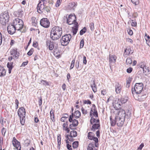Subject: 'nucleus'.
Wrapping results in <instances>:
<instances>
[{"mask_svg": "<svg viewBox=\"0 0 150 150\" xmlns=\"http://www.w3.org/2000/svg\"><path fill=\"white\" fill-rule=\"evenodd\" d=\"M77 136V133L76 131L72 130L70 132V134H67L66 137H70L71 138L75 137Z\"/></svg>", "mask_w": 150, "mask_h": 150, "instance_id": "nucleus-20", "label": "nucleus"}, {"mask_svg": "<svg viewBox=\"0 0 150 150\" xmlns=\"http://www.w3.org/2000/svg\"><path fill=\"white\" fill-rule=\"evenodd\" d=\"M144 87V85L142 83H136L133 88L132 89V93L134 97L135 95H137L140 93Z\"/></svg>", "mask_w": 150, "mask_h": 150, "instance_id": "nucleus-2", "label": "nucleus"}, {"mask_svg": "<svg viewBox=\"0 0 150 150\" xmlns=\"http://www.w3.org/2000/svg\"><path fill=\"white\" fill-rule=\"evenodd\" d=\"M146 97L147 96H146V94H144L140 96H138V97H135L134 96V97L136 100L141 101L144 100Z\"/></svg>", "mask_w": 150, "mask_h": 150, "instance_id": "nucleus-21", "label": "nucleus"}, {"mask_svg": "<svg viewBox=\"0 0 150 150\" xmlns=\"http://www.w3.org/2000/svg\"><path fill=\"white\" fill-rule=\"evenodd\" d=\"M66 18H67V23L69 25H71L73 24L74 22H76V20H73L72 18L71 17V16H69L68 18H67V16H66Z\"/></svg>", "mask_w": 150, "mask_h": 150, "instance_id": "nucleus-23", "label": "nucleus"}, {"mask_svg": "<svg viewBox=\"0 0 150 150\" xmlns=\"http://www.w3.org/2000/svg\"><path fill=\"white\" fill-rule=\"evenodd\" d=\"M96 119L94 118L93 116L91 117V118L90 120V122L91 124L92 125L93 123L96 122Z\"/></svg>", "mask_w": 150, "mask_h": 150, "instance_id": "nucleus-47", "label": "nucleus"}, {"mask_svg": "<svg viewBox=\"0 0 150 150\" xmlns=\"http://www.w3.org/2000/svg\"><path fill=\"white\" fill-rule=\"evenodd\" d=\"M39 100L38 101V104L40 106L42 104V98L41 97L39 98Z\"/></svg>", "mask_w": 150, "mask_h": 150, "instance_id": "nucleus-59", "label": "nucleus"}, {"mask_svg": "<svg viewBox=\"0 0 150 150\" xmlns=\"http://www.w3.org/2000/svg\"><path fill=\"white\" fill-rule=\"evenodd\" d=\"M113 106L115 109V110H117L119 111V109L120 110L122 109L121 108V106L120 102L119 103L118 102L117 103H115V104L113 105Z\"/></svg>", "mask_w": 150, "mask_h": 150, "instance_id": "nucleus-29", "label": "nucleus"}, {"mask_svg": "<svg viewBox=\"0 0 150 150\" xmlns=\"http://www.w3.org/2000/svg\"><path fill=\"white\" fill-rule=\"evenodd\" d=\"M62 0H57L56 4L55 6L56 7H59L60 4L61 2H62Z\"/></svg>", "mask_w": 150, "mask_h": 150, "instance_id": "nucleus-54", "label": "nucleus"}, {"mask_svg": "<svg viewBox=\"0 0 150 150\" xmlns=\"http://www.w3.org/2000/svg\"><path fill=\"white\" fill-rule=\"evenodd\" d=\"M9 20V16L8 12H4L0 16V24L5 25Z\"/></svg>", "mask_w": 150, "mask_h": 150, "instance_id": "nucleus-3", "label": "nucleus"}, {"mask_svg": "<svg viewBox=\"0 0 150 150\" xmlns=\"http://www.w3.org/2000/svg\"><path fill=\"white\" fill-rule=\"evenodd\" d=\"M52 43V42L50 40H47L46 41V45L48 47L49 46H50V45Z\"/></svg>", "mask_w": 150, "mask_h": 150, "instance_id": "nucleus-55", "label": "nucleus"}, {"mask_svg": "<svg viewBox=\"0 0 150 150\" xmlns=\"http://www.w3.org/2000/svg\"><path fill=\"white\" fill-rule=\"evenodd\" d=\"M79 145V142L78 141H76L72 143V147L74 149L77 148Z\"/></svg>", "mask_w": 150, "mask_h": 150, "instance_id": "nucleus-35", "label": "nucleus"}, {"mask_svg": "<svg viewBox=\"0 0 150 150\" xmlns=\"http://www.w3.org/2000/svg\"><path fill=\"white\" fill-rule=\"evenodd\" d=\"M86 31V27H84L81 29L79 33V34L81 35H82L84 33H85Z\"/></svg>", "mask_w": 150, "mask_h": 150, "instance_id": "nucleus-40", "label": "nucleus"}, {"mask_svg": "<svg viewBox=\"0 0 150 150\" xmlns=\"http://www.w3.org/2000/svg\"><path fill=\"white\" fill-rule=\"evenodd\" d=\"M18 116H22L25 115L26 111L24 108L21 107L19 108L18 111Z\"/></svg>", "mask_w": 150, "mask_h": 150, "instance_id": "nucleus-17", "label": "nucleus"}, {"mask_svg": "<svg viewBox=\"0 0 150 150\" xmlns=\"http://www.w3.org/2000/svg\"><path fill=\"white\" fill-rule=\"evenodd\" d=\"M33 51V49L31 48L27 53V54L29 56H31L32 54Z\"/></svg>", "mask_w": 150, "mask_h": 150, "instance_id": "nucleus-52", "label": "nucleus"}, {"mask_svg": "<svg viewBox=\"0 0 150 150\" xmlns=\"http://www.w3.org/2000/svg\"><path fill=\"white\" fill-rule=\"evenodd\" d=\"M94 147V144L91 143L89 144L87 147L88 150H93V148Z\"/></svg>", "mask_w": 150, "mask_h": 150, "instance_id": "nucleus-39", "label": "nucleus"}, {"mask_svg": "<svg viewBox=\"0 0 150 150\" xmlns=\"http://www.w3.org/2000/svg\"><path fill=\"white\" fill-rule=\"evenodd\" d=\"M133 4L135 5H137L139 3V0H131Z\"/></svg>", "mask_w": 150, "mask_h": 150, "instance_id": "nucleus-48", "label": "nucleus"}, {"mask_svg": "<svg viewBox=\"0 0 150 150\" xmlns=\"http://www.w3.org/2000/svg\"><path fill=\"white\" fill-rule=\"evenodd\" d=\"M132 71V67H129L128 68L127 70V72L128 73H131Z\"/></svg>", "mask_w": 150, "mask_h": 150, "instance_id": "nucleus-63", "label": "nucleus"}, {"mask_svg": "<svg viewBox=\"0 0 150 150\" xmlns=\"http://www.w3.org/2000/svg\"><path fill=\"white\" fill-rule=\"evenodd\" d=\"M144 146V144L143 143H142L139 146V147L138 148L137 150H141L142 148Z\"/></svg>", "mask_w": 150, "mask_h": 150, "instance_id": "nucleus-64", "label": "nucleus"}, {"mask_svg": "<svg viewBox=\"0 0 150 150\" xmlns=\"http://www.w3.org/2000/svg\"><path fill=\"white\" fill-rule=\"evenodd\" d=\"M131 24V25L133 27H135L137 25V23L135 19L134 20H132V23Z\"/></svg>", "mask_w": 150, "mask_h": 150, "instance_id": "nucleus-49", "label": "nucleus"}, {"mask_svg": "<svg viewBox=\"0 0 150 150\" xmlns=\"http://www.w3.org/2000/svg\"><path fill=\"white\" fill-rule=\"evenodd\" d=\"M74 117L77 119L79 118L81 116V114L80 112L78 110H76L75 112Z\"/></svg>", "mask_w": 150, "mask_h": 150, "instance_id": "nucleus-32", "label": "nucleus"}, {"mask_svg": "<svg viewBox=\"0 0 150 150\" xmlns=\"http://www.w3.org/2000/svg\"><path fill=\"white\" fill-rule=\"evenodd\" d=\"M75 62V59H73L72 61L71 66L70 67V69H71L74 68V66Z\"/></svg>", "mask_w": 150, "mask_h": 150, "instance_id": "nucleus-51", "label": "nucleus"}, {"mask_svg": "<svg viewBox=\"0 0 150 150\" xmlns=\"http://www.w3.org/2000/svg\"><path fill=\"white\" fill-rule=\"evenodd\" d=\"M23 11L21 9H19L17 11H15L13 13V15L18 17L21 18L23 16Z\"/></svg>", "mask_w": 150, "mask_h": 150, "instance_id": "nucleus-15", "label": "nucleus"}, {"mask_svg": "<svg viewBox=\"0 0 150 150\" xmlns=\"http://www.w3.org/2000/svg\"><path fill=\"white\" fill-rule=\"evenodd\" d=\"M84 45V40L83 39L81 40L80 43V48H83Z\"/></svg>", "mask_w": 150, "mask_h": 150, "instance_id": "nucleus-50", "label": "nucleus"}, {"mask_svg": "<svg viewBox=\"0 0 150 150\" xmlns=\"http://www.w3.org/2000/svg\"><path fill=\"white\" fill-rule=\"evenodd\" d=\"M113 114H115L117 116H119L120 117L124 118L125 116V112L123 109H121L119 111L115 110L113 112Z\"/></svg>", "mask_w": 150, "mask_h": 150, "instance_id": "nucleus-8", "label": "nucleus"}, {"mask_svg": "<svg viewBox=\"0 0 150 150\" xmlns=\"http://www.w3.org/2000/svg\"><path fill=\"white\" fill-rule=\"evenodd\" d=\"M113 114H115L117 116H119L120 117L124 118L125 116V112L123 109H121L119 111L115 110L113 112Z\"/></svg>", "mask_w": 150, "mask_h": 150, "instance_id": "nucleus-7", "label": "nucleus"}, {"mask_svg": "<svg viewBox=\"0 0 150 150\" xmlns=\"http://www.w3.org/2000/svg\"><path fill=\"white\" fill-rule=\"evenodd\" d=\"M71 122L72 123L71 124H73L75 127L77 126L79 123L77 120L76 119L72 120V121H71Z\"/></svg>", "mask_w": 150, "mask_h": 150, "instance_id": "nucleus-38", "label": "nucleus"}, {"mask_svg": "<svg viewBox=\"0 0 150 150\" xmlns=\"http://www.w3.org/2000/svg\"><path fill=\"white\" fill-rule=\"evenodd\" d=\"M126 63L127 64L130 65L132 63V60L131 58L129 57L127 58L126 60Z\"/></svg>", "mask_w": 150, "mask_h": 150, "instance_id": "nucleus-37", "label": "nucleus"}, {"mask_svg": "<svg viewBox=\"0 0 150 150\" xmlns=\"http://www.w3.org/2000/svg\"><path fill=\"white\" fill-rule=\"evenodd\" d=\"M93 134V133L92 132H89L88 133V139L90 140H92V138L94 137L91 135V134Z\"/></svg>", "mask_w": 150, "mask_h": 150, "instance_id": "nucleus-43", "label": "nucleus"}, {"mask_svg": "<svg viewBox=\"0 0 150 150\" xmlns=\"http://www.w3.org/2000/svg\"><path fill=\"white\" fill-rule=\"evenodd\" d=\"M16 28H15L13 24L9 25L7 27V30L8 33L10 35H13L14 34Z\"/></svg>", "mask_w": 150, "mask_h": 150, "instance_id": "nucleus-12", "label": "nucleus"}, {"mask_svg": "<svg viewBox=\"0 0 150 150\" xmlns=\"http://www.w3.org/2000/svg\"><path fill=\"white\" fill-rule=\"evenodd\" d=\"M13 62H8V63L7 67L8 69H13Z\"/></svg>", "mask_w": 150, "mask_h": 150, "instance_id": "nucleus-41", "label": "nucleus"}, {"mask_svg": "<svg viewBox=\"0 0 150 150\" xmlns=\"http://www.w3.org/2000/svg\"><path fill=\"white\" fill-rule=\"evenodd\" d=\"M143 73L146 76L148 75L149 74L150 70L149 67L146 66L143 69Z\"/></svg>", "mask_w": 150, "mask_h": 150, "instance_id": "nucleus-26", "label": "nucleus"}, {"mask_svg": "<svg viewBox=\"0 0 150 150\" xmlns=\"http://www.w3.org/2000/svg\"><path fill=\"white\" fill-rule=\"evenodd\" d=\"M116 58L117 57L115 55H110L109 58V61L110 64L114 63L115 62Z\"/></svg>", "mask_w": 150, "mask_h": 150, "instance_id": "nucleus-24", "label": "nucleus"}, {"mask_svg": "<svg viewBox=\"0 0 150 150\" xmlns=\"http://www.w3.org/2000/svg\"><path fill=\"white\" fill-rule=\"evenodd\" d=\"M31 21L32 25L36 26L37 23L36 18L35 17H32L31 18Z\"/></svg>", "mask_w": 150, "mask_h": 150, "instance_id": "nucleus-31", "label": "nucleus"}, {"mask_svg": "<svg viewBox=\"0 0 150 150\" xmlns=\"http://www.w3.org/2000/svg\"><path fill=\"white\" fill-rule=\"evenodd\" d=\"M62 33V28L58 26L53 27L50 33V37L53 40L59 39L61 37Z\"/></svg>", "mask_w": 150, "mask_h": 150, "instance_id": "nucleus-1", "label": "nucleus"}, {"mask_svg": "<svg viewBox=\"0 0 150 150\" xmlns=\"http://www.w3.org/2000/svg\"><path fill=\"white\" fill-rule=\"evenodd\" d=\"M131 48L130 46H128L125 50L123 54L124 57H126L127 56L131 55L133 53L134 51L133 50H131Z\"/></svg>", "mask_w": 150, "mask_h": 150, "instance_id": "nucleus-13", "label": "nucleus"}, {"mask_svg": "<svg viewBox=\"0 0 150 150\" xmlns=\"http://www.w3.org/2000/svg\"><path fill=\"white\" fill-rule=\"evenodd\" d=\"M54 47V44L53 42H52V43L47 48H49V50H51L53 49Z\"/></svg>", "mask_w": 150, "mask_h": 150, "instance_id": "nucleus-45", "label": "nucleus"}, {"mask_svg": "<svg viewBox=\"0 0 150 150\" xmlns=\"http://www.w3.org/2000/svg\"><path fill=\"white\" fill-rule=\"evenodd\" d=\"M19 117L20 118V121L22 125H24L25 123V115H24L22 116H19Z\"/></svg>", "mask_w": 150, "mask_h": 150, "instance_id": "nucleus-30", "label": "nucleus"}, {"mask_svg": "<svg viewBox=\"0 0 150 150\" xmlns=\"http://www.w3.org/2000/svg\"><path fill=\"white\" fill-rule=\"evenodd\" d=\"M54 111L53 110L52 108L51 109V110L50 112V116L51 120L53 122H55V120L54 118Z\"/></svg>", "mask_w": 150, "mask_h": 150, "instance_id": "nucleus-25", "label": "nucleus"}, {"mask_svg": "<svg viewBox=\"0 0 150 150\" xmlns=\"http://www.w3.org/2000/svg\"><path fill=\"white\" fill-rule=\"evenodd\" d=\"M12 144L13 146L16 147L18 150H21L20 143L16 138L15 137L13 138Z\"/></svg>", "mask_w": 150, "mask_h": 150, "instance_id": "nucleus-10", "label": "nucleus"}, {"mask_svg": "<svg viewBox=\"0 0 150 150\" xmlns=\"http://www.w3.org/2000/svg\"><path fill=\"white\" fill-rule=\"evenodd\" d=\"M91 86L92 88L93 91L95 93L97 91L96 86V85L95 82L94 81H93L91 83Z\"/></svg>", "mask_w": 150, "mask_h": 150, "instance_id": "nucleus-28", "label": "nucleus"}, {"mask_svg": "<svg viewBox=\"0 0 150 150\" xmlns=\"http://www.w3.org/2000/svg\"><path fill=\"white\" fill-rule=\"evenodd\" d=\"M71 38V34H66L62 36L60 39L61 44L62 46H66L69 43Z\"/></svg>", "mask_w": 150, "mask_h": 150, "instance_id": "nucleus-4", "label": "nucleus"}, {"mask_svg": "<svg viewBox=\"0 0 150 150\" xmlns=\"http://www.w3.org/2000/svg\"><path fill=\"white\" fill-rule=\"evenodd\" d=\"M40 82L41 83H42V84H43L45 86L46 85H49L48 82L47 81L45 80H42Z\"/></svg>", "mask_w": 150, "mask_h": 150, "instance_id": "nucleus-53", "label": "nucleus"}, {"mask_svg": "<svg viewBox=\"0 0 150 150\" xmlns=\"http://www.w3.org/2000/svg\"><path fill=\"white\" fill-rule=\"evenodd\" d=\"M40 24L42 27L48 28L50 26V22L47 18H43L40 20Z\"/></svg>", "mask_w": 150, "mask_h": 150, "instance_id": "nucleus-6", "label": "nucleus"}, {"mask_svg": "<svg viewBox=\"0 0 150 150\" xmlns=\"http://www.w3.org/2000/svg\"><path fill=\"white\" fill-rule=\"evenodd\" d=\"M45 11L47 13H48L50 11V10L49 7L48 6H45V8L44 9V11Z\"/></svg>", "mask_w": 150, "mask_h": 150, "instance_id": "nucleus-58", "label": "nucleus"}, {"mask_svg": "<svg viewBox=\"0 0 150 150\" xmlns=\"http://www.w3.org/2000/svg\"><path fill=\"white\" fill-rule=\"evenodd\" d=\"M113 113H112V116L110 117V122L111 125L112 126H114L117 124V119L118 120L119 119V117L116 115H115V116H113Z\"/></svg>", "mask_w": 150, "mask_h": 150, "instance_id": "nucleus-11", "label": "nucleus"}, {"mask_svg": "<svg viewBox=\"0 0 150 150\" xmlns=\"http://www.w3.org/2000/svg\"><path fill=\"white\" fill-rule=\"evenodd\" d=\"M100 127V125L99 124L95 123L93 124L91 130L95 131L96 129H98Z\"/></svg>", "mask_w": 150, "mask_h": 150, "instance_id": "nucleus-27", "label": "nucleus"}, {"mask_svg": "<svg viewBox=\"0 0 150 150\" xmlns=\"http://www.w3.org/2000/svg\"><path fill=\"white\" fill-rule=\"evenodd\" d=\"M83 102L84 104H91V102L89 100H84L83 101Z\"/></svg>", "mask_w": 150, "mask_h": 150, "instance_id": "nucleus-60", "label": "nucleus"}, {"mask_svg": "<svg viewBox=\"0 0 150 150\" xmlns=\"http://www.w3.org/2000/svg\"><path fill=\"white\" fill-rule=\"evenodd\" d=\"M140 67L142 69H143L146 66V65L144 62H142L140 64Z\"/></svg>", "mask_w": 150, "mask_h": 150, "instance_id": "nucleus-57", "label": "nucleus"}, {"mask_svg": "<svg viewBox=\"0 0 150 150\" xmlns=\"http://www.w3.org/2000/svg\"><path fill=\"white\" fill-rule=\"evenodd\" d=\"M89 27L91 31H93L94 29V24L93 23L91 22L89 24Z\"/></svg>", "mask_w": 150, "mask_h": 150, "instance_id": "nucleus-44", "label": "nucleus"}, {"mask_svg": "<svg viewBox=\"0 0 150 150\" xmlns=\"http://www.w3.org/2000/svg\"><path fill=\"white\" fill-rule=\"evenodd\" d=\"M115 92L117 94L120 93L121 92L122 87L121 85L118 82H116L115 84Z\"/></svg>", "mask_w": 150, "mask_h": 150, "instance_id": "nucleus-19", "label": "nucleus"}, {"mask_svg": "<svg viewBox=\"0 0 150 150\" xmlns=\"http://www.w3.org/2000/svg\"><path fill=\"white\" fill-rule=\"evenodd\" d=\"M81 109L82 113L83 114L85 115L87 114V110H85L83 107Z\"/></svg>", "mask_w": 150, "mask_h": 150, "instance_id": "nucleus-62", "label": "nucleus"}, {"mask_svg": "<svg viewBox=\"0 0 150 150\" xmlns=\"http://www.w3.org/2000/svg\"><path fill=\"white\" fill-rule=\"evenodd\" d=\"M11 54L13 55V59H18L20 55L19 52L17 51L16 49H13L11 50L10 52Z\"/></svg>", "mask_w": 150, "mask_h": 150, "instance_id": "nucleus-14", "label": "nucleus"}, {"mask_svg": "<svg viewBox=\"0 0 150 150\" xmlns=\"http://www.w3.org/2000/svg\"><path fill=\"white\" fill-rule=\"evenodd\" d=\"M118 101L121 103L123 104L126 103L127 101V99L124 98H122L120 99H119Z\"/></svg>", "mask_w": 150, "mask_h": 150, "instance_id": "nucleus-34", "label": "nucleus"}, {"mask_svg": "<svg viewBox=\"0 0 150 150\" xmlns=\"http://www.w3.org/2000/svg\"><path fill=\"white\" fill-rule=\"evenodd\" d=\"M54 54L55 56L56 57H60V52L57 51L56 50H54Z\"/></svg>", "mask_w": 150, "mask_h": 150, "instance_id": "nucleus-46", "label": "nucleus"}, {"mask_svg": "<svg viewBox=\"0 0 150 150\" xmlns=\"http://www.w3.org/2000/svg\"><path fill=\"white\" fill-rule=\"evenodd\" d=\"M41 1L40 0L39 1V3L38 4L37 7V11L40 13H41L44 12V9L45 6L44 5L45 4L44 1L43 2V4H41Z\"/></svg>", "mask_w": 150, "mask_h": 150, "instance_id": "nucleus-9", "label": "nucleus"}, {"mask_svg": "<svg viewBox=\"0 0 150 150\" xmlns=\"http://www.w3.org/2000/svg\"><path fill=\"white\" fill-rule=\"evenodd\" d=\"M6 71L4 67L0 66V76L3 77L5 76Z\"/></svg>", "mask_w": 150, "mask_h": 150, "instance_id": "nucleus-22", "label": "nucleus"}, {"mask_svg": "<svg viewBox=\"0 0 150 150\" xmlns=\"http://www.w3.org/2000/svg\"><path fill=\"white\" fill-rule=\"evenodd\" d=\"M77 5V2H72L69 3L68 6V9L73 11H74L75 9L76 8Z\"/></svg>", "mask_w": 150, "mask_h": 150, "instance_id": "nucleus-16", "label": "nucleus"}, {"mask_svg": "<svg viewBox=\"0 0 150 150\" xmlns=\"http://www.w3.org/2000/svg\"><path fill=\"white\" fill-rule=\"evenodd\" d=\"M150 36L146 33L145 35V39L146 40V42L148 45H149V39H150Z\"/></svg>", "mask_w": 150, "mask_h": 150, "instance_id": "nucleus-36", "label": "nucleus"}, {"mask_svg": "<svg viewBox=\"0 0 150 150\" xmlns=\"http://www.w3.org/2000/svg\"><path fill=\"white\" fill-rule=\"evenodd\" d=\"M13 24L14 25L16 30H20L22 29L23 26V21L19 18H17L14 20Z\"/></svg>", "mask_w": 150, "mask_h": 150, "instance_id": "nucleus-5", "label": "nucleus"}, {"mask_svg": "<svg viewBox=\"0 0 150 150\" xmlns=\"http://www.w3.org/2000/svg\"><path fill=\"white\" fill-rule=\"evenodd\" d=\"M125 120L124 118L120 117H119V119H117V125L120 127L122 126L124 124V122Z\"/></svg>", "mask_w": 150, "mask_h": 150, "instance_id": "nucleus-18", "label": "nucleus"}, {"mask_svg": "<svg viewBox=\"0 0 150 150\" xmlns=\"http://www.w3.org/2000/svg\"><path fill=\"white\" fill-rule=\"evenodd\" d=\"M93 110L94 111L93 112V115L96 117H98V114L97 110Z\"/></svg>", "mask_w": 150, "mask_h": 150, "instance_id": "nucleus-56", "label": "nucleus"}, {"mask_svg": "<svg viewBox=\"0 0 150 150\" xmlns=\"http://www.w3.org/2000/svg\"><path fill=\"white\" fill-rule=\"evenodd\" d=\"M78 26L77 25H76L75 27L72 28V32L74 35L76 34L78 31Z\"/></svg>", "mask_w": 150, "mask_h": 150, "instance_id": "nucleus-33", "label": "nucleus"}, {"mask_svg": "<svg viewBox=\"0 0 150 150\" xmlns=\"http://www.w3.org/2000/svg\"><path fill=\"white\" fill-rule=\"evenodd\" d=\"M131 116V113L129 112H128L126 113H125V118L128 119Z\"/></svg>", "mask_w": 150, "mask_h": 150, "instance_id": "nucleus-42", "label": "nucleus"}, {"mask_svg": "<svg viewBox=\"0 0 150 150\" xmlns=\"http://www.w3.org/2000/svg\"><path fill=\"white\" fill-rule=\"evenodd\" d=\"M75 67L77 69H78L79 67V62L78 61H76L75 63Z\"/></svg>", "mask_w": 150, "mask_h": 150, "instance_id": "nucleus-61", "label": "nucleus"}]
</instances>
